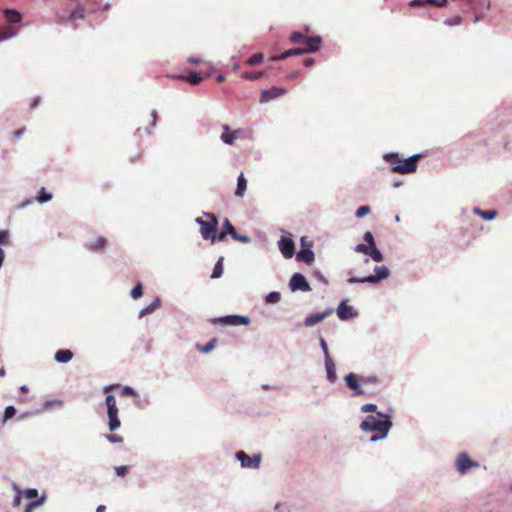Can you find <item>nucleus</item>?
I'll list each match as a JSON object with an SVG mask.
<instances>
[{"label":"nucleus","instance_id":"7ed1b4c3","mask_svg":"<svg viewBox=\"0 0 512 512\" xmlns=\"http://www.w3.org/2000/svg\"><path fill=\"white\" fill-rule=\"evenodd\" d=\"M392 423L388 416L378 414V416H368L360 424V428L365 432H375L376 434L371 437V441H377L387 436Z\"/></svg>","mask_w":512,"mask_h":512},{"label":"nucleus","instance_id":"423d86ee","mask_svg":"<svg viewBox=\"0 0 512 512\" xmlns=\"http://www.w3.org/2000/svg\"><path fill=\"white\" fill-rule=\"evenodd\" d=\"M105 405L107 407L109 429L110 431H115L121 425L120 419L118 417L119 410L115 397L113 395H107L105 399Z\"/></svg>","mask_w":512,"mask_h":512},{"label":"nucleus","instance_id":"bf43d9fd","mask_svg":"<svg viewBox=\"0 0 512 512\" xmlns=\"http://www.w3.org/2000/svg\"><path fill=\"white\" fill-rule=\"evenodd\" d=\"M4 257H5L4 251L0 248V267L2 266Z\"/></svg>","mask_w":512,"mask_h":512},{"label":"nucleus","instance_id":"393cba45","mask_svg":"<svg viewBox=\"0 0 512 512\" xmlns=\"http://www.w3.org/2000/svg\"><path fill=\"white\" fill-rule=\"evenodd\" d=\"M6 21L10 24H15L21 21V15L15 10H6L5 11Z\"/></svg>","mask_w":512,"mask_h":512},{"label":"nucleus","instance_id":"8fccbe9b","mask_svg":"<svg viewBox=\"0 0 512 512\" xmlns=\"http://www.w3.org/2000/svg\"><path fill=\"white\" fill-rule=\"evenodd\" d=\"M303 64L306 66V67H311L315 64V60L311 57H308V58H305L304 61H303Z\"/></svg>","mask_w":512,"mask_h":512},{"label":"nucleus","instance_id":"1a4fd4ad","mask_svg":"<svg viewBox=\"0 0 512 512\" xmlns=\"http://www.w3.org/2000/svg\"><path fill=\"white\" fill-rule=\"evenodd\" d=\"M236 458L241 462L243 468H254L257 469L260 466L261 455L254 454L253 456L247 455L244 451H238Z\"/></svg>","mask_w":512,"mask_h":512},{"label":"nucleus","instance_id":"09e8293b","mask_svg":"<svg viewBox=\"0 0 512 512\" xmlns=\"http://www.w3.org/2000/svg\"><path fill=\"white\" fill-rule=\"evenodd\" d=\"M320 345H321V348L325 354V358L327 357V355H330L329 354V351H328V346H327V343L325 341L324 338H320Z\"/></svg>","mask_w":512,"mask_h":512},{"label":"nucleus","instance_id":"4d7b16f0","mask_svg":"<svg viewBox=\"0 0 512 512\" xmlns=\"http://www.w3.org/2000/svg\"><path fill=\"white\" fill-rule=\"evenodd\" d=\"M421 5H422L421 0H413L410 2V6H412V7L421 6Z\"/></svg>","mask_w":512,"mask_h":512},{"label":"nucleus","instance_id":"680f3d73","mask_svg":"<svg viewBox=\"0 0 512 512\" xmlns=\"http://www.w3.org/2000/svg\"><path fill=\"white\" fill-rule=\"evenodd\" d=\"M188 62H190V63H192V64H197V63H199V62H200V60H199V59H196V58H193V57H190V58L188 59Z\"/></svg>","mask_w":512,"mask_h":512},{"label":"nucleus","instance_id":"0eeeda50","mask_svg":"<svg viewBox=\"0 0 512 512\" xmlns=\"http://www.w3.org/2000/svg\"><path fill=\"white\" fill-rule=\"evenodd\" d=\"M375 274L369 275L367 277L358 278V277H350L348 282L351 284L354 283H377L380 280L386 279L389 276V269L386 266H376Z\"/></svg>","mask_w":512,"mask_h":512},{"label":"nucleus","instance_id":"a878e982","mask_svg":"<svg viewBox=\"0 0 512 512\" xmlns=\"http://www.w3.org/2000/svg\"><path fill=\"white\" fill-rule=\"evenodd\" d=\"M474 212L485 220H492L497 216L496 210H480L479 208H475Z\"/></svg>","mask_w":512,"mask_h":512},{"label":"nucleus","instance_id":"603ef678","mask_svg":"<svg viewBox=\"0 0 512 512\" xmlns=\"http://www.w3.org/2000/svg\"><path fill=\"white\" fill-rule=\"evenodd\" d=\"M20 503H21V497H20V495H19V494H17V495L14 497V499H13L12 505H13L14 507H18V506L20 505Z\"/></svg>","mask_w":512,"mask_h":512},{"label":"nucleus","instance_id":"ea45409f","mask_svg":"<svg viewBox=\"0 0 512 512\" xmlns=\"http://www.w3.org/2000/svg\"><path fill=\"white\" fill-rule=\"evenodd\" d=\"M106 438L111 443H121V442H123V437L118 435V434H109V435H106Z\"/></svg>","mask_w":512,"mask_h":512},{"label":"nucleus","instance_id":"dca6fc26","mask_svg":"<svg viewBox=\"0 0 512 512\" xmlns=\"http://www.w3.org/2000/svg\"><path fill=\"white\" fill-rule=\"evenodd\" d=\"M285 93H286L285 89L278 88V87H272L270 89L263 90L261 93L260 102L261 103L268 102L272 99H275L279 96L284 95Z\"/></svg>","mask_w":512,"mask_h":512},{"label":"nucleus","instance_id":"412c9836","mask_svg":"<svg viewBox=\"0 0 512 512\" xmlns=\"http://www.w3.org/2000/svg\"><path fill=\"white\" fill-rule=\"evenodd\" d=\"M297 259L310 265L314 261V253L310 249H301L297 253Z\"/></svg>","mask_w":512,"mask_h":512},{"label":"nucleus","instance_id":"b1692460","mask_svg":"<svg viewBox=\"0 0 512 512\" xmlns=\"http://www.w3.org/2000/svg\"><path fill=\"white\" fill-rule=\"evenodd\" d=\"M73 357V353L68 349L58 350L55 354V360L60 363H67Z\"/></svg>","mask_w":512,"mask_h":512},{"label":"nucleus","instance_id":"864d4df0","mask_svg":"<svg viewBox=\"0 0 512 512\" xmlns=\"http://www.w3.org/2000/svg\"><path fill=\"white\" fill-rule=\"evenodd\" d=\"M41 98L39 96L35 97L30 105L31 108H36L40 103Z\"/></svg>","mask_w":512,"mask_h":512},{"label":"nucleus","instance_id":"052dcab7","mask_svg":"<svg viewBox=\"0 0 512 512\" xmlns=\"http://www.w3.org/2000/svg\"><path fill=\"white\" fill-rule=\"evenodd\" d=\"M106 507L104 505H99L96 509V512H105Z\"/></svg>","mask_w":512,"mask_h":512},{"label":"nucleus","instance_id":"774afa93","mask_svg":"<svg viewBox=\"0 0 512 512\" xmlns=\"http://www.w3.org/2000/svg\"><path fill=\"white\" fill-rule=\"evenodd\" d=\"M5 374H6L5 369H4V368H1V369H0V377H4V376H5Z\"/></svg>","mask_w":512,"mask_h":512},{"label":"nucleus","instance_id":"f704fd0d","mask_svg":"<svg viewBox=\"0 0 512 512\" xmlns=\"http://www.w3.org/2000/svg\"><path fill=\"white\" fill-rule=\"evenodd\" d=\"M15 414H16V410L13 406L6 407L5 411H4V416H3V423H5L7 420L14 417Z\"/></svg>","mask_w":512,"mask_h":512},{"label":"nucleus","instance_id":"f03ea898","mask_svg":"<svg viewBox=\"0 0 512 512\" xmlns=\"http://www.w3.org/2000/svg\"><path fill=\"white\" fill-rule=\"evenodd\" d=\"M345 382L347 387L354 391V395L371 396L377 391L370 389V387L384 386L383 380L376 375L358 376L354 373H349L345 376Z\"/></svg>","mask_w":512,"mask_h":512},{"label":"nucleus","instance_id":"13d9d810","mask_svg":"<svg viewBox=\"0 0 512 512\" xmlns=\"http://www.w3.org/2000/svg\"><path fill=\"white\" fill-rule=\"evenodd\" d=\"M24 130H25L24 128H23V129L16 130V131L14 132V136H15L16 138H19V137L24 133Z\"/></svg>","mask_w":512,"mask_h":512},{"label":"nucleus","instance_id":"37998d69","mask_svg":"<svg viewBox=\"0 0 512 512\" xmlns=\"http://www.w3.org/2000/svg\"><path fill=\"white\" fill-rule=\"evenodd\" d=\"M9 243V234L7 231H0V245H7Z\"/></svg>","mask_w":512,"mask_h":512},{"label":"nucleus","instance_id":"6e6552de","mask_svg":"<svg viewBox=\"0 0 512 512\" xmlns=\"http://www.w3.org/2000/svg\"><path fill=\"white\" fill-rule=\"evenodd\" d=\"M228 234L231 235L234 240L240 241L242 243L250 242L249 236L238 234L233 225L231 224V222L228 219H226L223 224L222 231L218 234V240H225Z\"/></svg>","mask_w":512,"mask_h":512},{"label":"nucleus","instance_id":"ddd939ff","mask_svg":"<svg viewBox=\"0 0 512 512\" xmlns=\"http://www.w3.org/2000/svg\"><path fill=\"white\" fill-rule=\"evenodd\" d=\"M456 466L461 474H465L470 468L478 467L479 464L471 460L466 453H461L457 457Z\"/></svg>","mask_w":512,"mask_h":512},{"label":"nucleus","instance_id":"69168bd1","mask_svg":"<svg viewBox=\"0 0 512 512\" xmlns=\"http://www.w3.org/2000/svg\"><path fill=\"white\" fill-rule=\"evenodd\" d=\"M239 68H240L239 64H237V63H236V64H234V65H233L232 70H233L234 72H236V71H238V70H239Z\"/></svg>","mask_w":512,"mask_h":512},{"label":"nucleus","instance_id":"9d476101","mask_svg":"<svg viewBox=\"0 0 512 512\" xmlns=\"http://www.w3.org/2000/svg\"><path fill=\"white\" fill-rule=\"evenodd\" d=\"M214 324H222V325H248L250 323V319L246 316L239 315H229L220 318H215L212 320Z\"/></svg>","mask_w":512,"mask_h":512},{"label":"nucleus","instance_id":"473e14b6","mask_svg":"<svg viewBox=\"0 0 512 512\" xmlns=\"http://www.w3.org/2000/svg\"><path fill=\"white\" fill-rule=\"evenodd\" d=\"M264 59V55L262 53H256L249 57L246 61V63L250 66H255L259 63H261Z\"/></svg>","mask_w":512,"mask_h":512},{"label":"nucleus","instance_id":"4c0bfd02","mask_svg":"<svg viewBox=\"0 0 512 512\" xmlns=\"http://www.w3.org/2000/svg\"><path fill=\"white\" fill-rule=\"evenodd\" d=\"M43 503V500H35L30 503H28L25 506L24 512H32L34 508L40 506Z\"/></svg>","mask_w":512,"mask_h":512},{"label":"nucleus","instance_id":"f3484780","mask_svg":"<svg viewBox=\"0 0 512 512\" xmlns=\"http://www.w3.org/2000/svg\"><path fill=\"white\" fill-rule=\"evenodd\" d=\"M332 313L333 309L328 308L322 313L312 314L305 319L304 324L306 327H312L317 323L321 322L322 320H324L326 317L330 316Z\"/></svg>","mask_w":512,"mask_h":512},{"label":"nucleus","instance_id":"2eb2a0df","mask_svg":"<svg viewBox=\"0 0 512 512\" xmlns=\"http://www.w3.org/2000/svg\"><path fill=\"white\" fill-rule=\"evenodd\" d=\"M337 316L341 320H349L356 316L353 307L347 305V301L343 300L337 308Z\"/></svg>","mask_w":512,"mask_h":512},{"label":"nucleus","instance_id":"58836bf2","mask_svg":"<svg viewBox=\"0 0 512 512\" xmlns=\"http://www.w3.org/2000/svg\"><path fill=\"white\" fill-rule=\"evenodd\" d=\"M370 212V207L367 205L360 206L356 211V217L361 218Z\"/></svg>","mask_w":512,"mask_h":512},{"label":"nucleus","instance_id":"cd10ccee","mask_svg":"<svg viewBox=\"0 0 512 512\" xmlns=\"http://www.w3.org/2000/svg\"><path fill=\"white\" fill-rule=\"evenodd\" d=\"M216 344H217V338H213L206 345L197 344L196 348L200 352L209 353L210 351H212L215 348Z\"/></svg>","mask_w":512,"mask_h":512},{"label":"nucleus","instance_id":"5fc2aeb1","mask_svg":"<svg viewBox=\"0 0 512 512\" xmlns=\"http://www.w3.org/2000/svg\"><path fill=\"white\" fill-rule=\"evenodd\" d=\"M287 77L289 79L295 80V79H297L299 77V72L298 71H293V72L289 73Z\"/></svg>","mask_w":512,"mask_h":512},{"label":"nucleus","instance_id":"c756f323","mask_svg":"<svg viewBox=\"0 0 512 512\" xmlns=\"http://www.w3.org/2000/svg\"><path fill=\"white\" fill-rule=\"evenodd\" d=\"M223 260H224V258L220 257L218 259L217 263L215 264L212 275H211L212 279H217V278L221 277V275L223 273Z\"/></svg>","mask_w":512,"mask_h":512},{"label":"nucleus","instance_id":"2f4dec72","mask_svg":"<svg viewBox=\"0 0 512 512\" xmlns=\"http://www.w3.org/2000/svg\"><path fill=\"white\" fill-rule=\"evenodd\" d=\"M263 75H264V71H260V72H243V73H241L240 77L242 79L254 81V80H257V79L263 77Z\"/></svg>","mask_w":512,"mask_h":512},{"label":"nucleus","instance_id":"72a5a7b5","mask_svg":"<svg viewBox=\"0 0 512 512\" xmlns=\"http://www.w3.org/2000/svg\"><path fill=\"white\" fill-rule=\"evenodd\" d=\"M51 198H52V195L50 193H47L45 191V188H41V190L39 191V194L37 196V200L40 203H45V202H48L49 200H51Z\"/></svg>","mask_w":512,"mask_h":512},{"label":"nucleus","instance_id":"bb28decb","mask_svg":"<svg viewBox=\"0 0 512 512\" xmlns=\"http://www.w3.org/2000/svg\"><path fill=\"white\" fill-rule=\"evenodd\" d=\"M159 307H160V300L155 299L150 305H148L147 307H145L144 309H142L140 311L139 316L143 317L147 314H150V313L154 312Z\"/></svg>","mask_w":512,"mask_h":512},{"label":"nucleus","instance_id":"4468645a","mask_svg":"<svg viewBox=\"0 0 512 512\" xmlns=\"http://www.w3.org/2000/svg\"><path fill=\"white\" fill-rule=\"evenodd\" d=\"M279 249L285 258H291L295 252L294 242L290 237L283 236L278 242Z\"/></svg>","mask_w":512,"mask_h":512},{"label":"nucleus","instance_id":"f257e3e1","mask_svg":"<svg viewBox=\"0 0 512 512\" xmlns=\"http://www.w3.org/2000/svg\"><path fill=\"white\" fill-rule=\"evenodd\" d=\"M290 41L294 44H304V47L289 49L280 55L272 56L270 60L277 61L286 59L290 56L301 55L304 53H313L318 51L322 44V38L320 36L307 37L299 31H294L291 33Z\"/></svg>","mask_w":512,"mask_h":512},{"label":"nucleus","instance_id":"6e6d98bb","mask_svg":"<svg viewBox=\"0 0 512 512\" xmlns=\"http://www.w3.org/2000/svg\"><path fill=\"white\" fill-rule=\"evenodd\" d=\"M447 3H448V0H437V2L434 4L439 7H444V6H446Z\"/></svg>","mask_w":512,"mask_h":512},{"label":"nucleus","instance_id":"9b49d317","mask_svg":"<svg viewBox=\"0 0 512 512\" xmlns=\"http://www.w3.org/2000/svg\"><path fill=\"white\" fill-rule=\"evenodd\" d=\"M222 129L223 132L220 138L225 144L228 145H233L238 138L243 137L245 134L244 130L242 129L232 131L230 127L226 124L222 126Z\"/></svg>","mask_w":512,"mask_h":512},{"label":"nucleus","instance_id":"c03bdc74","mask_svg":"<svg viewBox=\"0 0 512 512\" xmlns=\"http://www.w3.org/2000/svg\"><path fill=\"white\" fill-rule=\"evenodd\" d=\"M115 472L118 476L124 477L128 472L127 466H117L115 467Z\"/></svg>","mask_w":512,"mask_h":512},{"label":"nucleus","instance_id":"e433bc0d","mask_svg":"<svg viewBox=\"0 0 512 512\" xmlns=\"http://www.w3.org/2000/svg\"><path fill=\"white\" fill-rule=\"evenodd\" d=\"M279 301H280V293H278V292H271L266 296L267 303H277Z\"/></svg>","mask_w":512,"mask_h":512},{"label":"nucleus","instance_id":"a211bd4d","mask_svg":"<svg viewBox=\"0 0 512 512\" xmlns=\"http://www.w3.org/2000/svg\"><path fill=\"white\" fill-rule=\"evenodd\" d=\"M171 77L181 79V80H186L187 82H189L192 85H198L203 80V78L200 76L199 73H196L193 71H189L187 74L171 76Z\"/></svg>","mask_w":512,"mask_h":512},{"label":"nucleus","instance_id":"e2e57ef3","mask_svg":"<svg viewBox=\"0 0 512 512\" xmlns=\"http://www.w3.org/2000/svg\"><path fill=\"white\" fill-rule=\"evenodd\" d=\"M151 116H152V119H153V125H155V122H156V119H157V112L156 111H152Z\"/></svg>","mask_w":512,"mask_h":512},{"label":"nucleus","instance_id":"a19ab883","mask_svg":"<svg viewBox=\"0 0 512 512\" xmlns=\"http://www.w3.org/2000/svg\"><path fill=\"white\" fill-rule=\"evenodd\" d=\"M24 496L27 498V499H33V498H36L38 496V491L36 489H27L25 490L24 492Z\"/></svg>","mask_w":512,"mask_h":512},{"label":"nucleus","instance_id":"5701e85b","mask_svg":"<svg viewBox=\"0 0 512 512\" xmlns=\"http://www.w3.org/2000/svg\"><path fill=\"white\" fill-rule=\"evenodd\" d=\"M246 189H247V180L244 177L243 173H241L237 180V187H236L235 195L237 197H243Z\"/></svg>","mask_w":512,"mask_h":512},{"label":"nucleus","instance_id":"6ab92c4d","mask_svg":"<svg viewBox=\"0 0 512 512\" xmlns=\"http://www.w3.org/2000/svg\"><path fill=\"white\" fill-rule=\"evenodd\" d=\"M107 244H108L107 239L103 236H99L94 242L86 244V247L90 251L97 252V251L103 250L107 246Z\"/></svg>","mask_w":512,"mask_h":512},{"label":"nucleus","instance_id":"20e7f679","mask_svg":"<svg viewBox=\"0 0 512 512\" xmlns=\"http://www.w3.org/2000/svg\"><path fill=\"white\" fill-rule=\"evenodd\" d=\"M421 157V154H415L409 158L402 159L398 153H388L384 156V159L391 165L392 172L410 174L417 170L418 161Z\"/></svg>","mask_w":512,"mask_h":512},{"label":"nucleus","instance_id":"de8ad7c7","mask_svg":"<svg viewBox=\"0 0 512 512\" xmlns=\"http://www.w3.org/2000/svg\"><path fill=\"white\" fill-rule=\"evenodd\" d=\"M377 406L375 404H365L362 406L363 412H374L376 410Z\"/></svg>","mask_w":512,"mask_h":512},{"label":"nucleus","instance_id":"3c124183","mask_svg":"<svg viewBox=\"0 0 512 512\" xmlns=\"http://www.w3.org/2000/svg\"><path fill=\"white\" fill-rule=\"evenodd\" d=\"M461 22V17H455L452 20H447L446 23L450 26L459 24Z\"/></svg>","mask_w":512,"mask_h":512},{"label":"nucleus","instance_id":"79ce46f5","mask_svg":"<svg viewBox=\"0 0 512 512\" xmlns=\"http://www.w3.org/2000/svg\"><path fill=\"white\" fill-rule=\"evenodd\" d=\"M364 240L367 242L369 246L375 245L374 237L370 231L365 232L364 234Z\"/></svg>","mask_w":512,"mask_h":512},{"label":"nucleus","instance_id":"338daca9","mask_svg":"<svg viewBox=\"0 0 512 512\" xmlns=\"http://www.w3.org/2000/svg\"><path fill=\"white\" fill-rule=\"evenodd\" d=\"M224 80H225V76H223V75H219V76L217 77V81H218V82H223Z\"/></svg>","mask_w":512,"mask_h":512},{"label":"nucleus","instance_id":"49530a36","mask_svg":"<svg viewBox=\"0 0 512 512\" xmlns=\"http://www.w3.org/2000/svg\"><path fill=\"white\" fill-rule=\"evenodd\" d=\"M121 393L124 396H134L135 395L134 390L128 386L123 387Z\"/></svg>","mask_w":512,"mask_h":512},{"label":"nucleus","instance_id":"c85d7f7f","mask_svg":"<svg viewBox=\"0 0 512 512\" xmlns=\"http://www.w3.org/2000/svg\"><path fill=\"white\" fill-rule=\"evenodd\" d=\"M16 31L12 27H0V41L9 39L15 36Z\"/></svg>","mask_w":512,"mask_h":512},{"label":"nucleus","instance_id":"a18cd8bd","mask_svg":"<svg viewBox=\"0 0 512 512\" xmlns=\"http://www.w3.org/2000/svg\"><path fill=\"white\" fill-rule=\"evenodd\" d=\"M369 248L370 246L369 245H365V244H358L355 248V251L356 252H360V253H364L366 255H368V252H369Z\"/></svg>","mask_w":512,"mask_h":512},{"label":"nucleus","instance_id":"7c9ffc66","mask_svg":"<svg viewBox=\"0 0 512 512\" xmlns=\"http://www.w3.org/2000/svg\"><path fill=\"white\" fill-rule=\"evenodd\" d=\"M368 255L376 262H381L383 260L382 253L376 245L370 246Z\"/></svg>","mask_w":512,"mask_h":512},{"label":"nucleus","instance_id":"f8f14e48","mask_svg":"<svg viewBox=\"0 0 512 512\" xmlns=\"http://www.w3.org/2000/svg\"><path fill=\"white\" fill-rule=\"evenodd\" d=\"M289 285L292 291L300 290L308 292L311 290V286L307 282L306 278L300 273H295L292 275Z\"/></svg>","mask_w":512,"mask_h":512},{"label":"nucleus","instance_id":"39448f33","mask_svg":"<svg viewBox=\"0 0 512 512\" xmlns=\"http://www.w3.org/2000/svg\"><path fill=\"white\" fill-rule=\"evenodd\" d=\"M204 217L206 219L196 218V222L200 225L201 236L203 239L211 240L214 243L218 239V218L213 213H204Z\"/></svg>","mask_w":512,"mask_h":512},{"label":"nucleus","instance_id":"aec40b11","mask_svg":"<svg viewBox=\"0 0 512 512\" xmlns=\"http://www.w3.org/2000/svg\"><path fill=\"white\" fill-rule=\"evenodd\" d=\"M325 366H326L328 379L331 382H335L336 378H337L336 369H335V364H334L333 360L331 359L330 355H327V357L325 359Z\"/></svg>","mask_w":512,"mask_h":512},{"label":"nucleus","instance_id":"c9c22d12","mask_svg":"<svg viewBox=\"0 0 512 512\" xmlns=\"http://www.w3.org/2000/svg\"><path fill=\"white\" fill-rule=\"evenodd\" d=\"M143 294V288L140 283H138L132 290H131V297L133 299H138Z\"/></svg>","mask_w":512,"mask_h":512},{"label":"nucleus","instance_id":"4be33fe9","mask_svg":"<svg viewBox=\"0 0 512 512\" xmlns=\"http://www.w3.org/2000/svg\"><path fill=\"white\" fill-rule=\"evenodd\" d=\"M59 17L64 20H77L84 18V9L81 6L75 7L67 16L66 15H59Z\"/></svg>","mask_w":512,"mask_h":512},{"label":"nucleus","instance_id":"0e129e2a","mask_svg":"<svg viewBox=\"0 0 512 512\" xmlns=\"http://www.w3.org/2000/svg\"><path fill=\"white\" fill-rule=\"evenodd\" d=\"M20 390L24 393H27L29 391V388L26 385L21 386Z\"/></svg>","mask_w":512,"mask_h":512}]
</instances>
